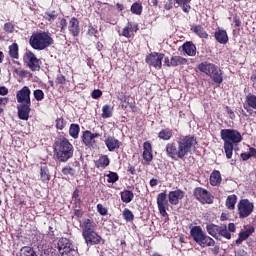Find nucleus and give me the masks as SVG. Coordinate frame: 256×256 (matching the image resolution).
<instances>
[{
  "label": "nucleus",
  "mask_w": 256,
  "mask_h": 256,
  "mask_svg": "<svg viewBox=\"0 0 256 256\" xmlns=\"http://www.w3.org/2000/svg\"><path fill=\"white\" fill-rule=\"evenodd\" d=\"M197 145V139L193 136H181L175 142H170L166 145V155L174 161H179V159H185L191 149Z\"/></svg>",
  "instance_id": "1"
},
{
  "label": "nucleus",
  "mask_w": 256,
  "mask_h": 256,
  "mask_svg": "<svg viewBox=\"0 0 256 256\" xmlns=\"http://www.w3.org/2000/svg\"><path fill=\"white\" fill-rule=\"evenodd\" d=\"M220 137L224 141V151L227 159L233 157V145L241 143L243 136L235 129H222L220 131Z\"/></svg>",
  "instance_id": "2"
},
{
  "label": "nucleus",
  "mask_w": 256,
  "mask_h": 256,
  "mask_svg": "<svg viewBox=\"0 0 256 256\" xmlns=\"http://www.w3.org/2000/svg\"><path fill=\"white\" fill-rule=\"evenodd\" d=\"M75 149L67 138H59L54 143V154L60 163H67L73 157Z\"/></svg>",
  "instance_id": "3"
},
{
  "label": "nucleus",
  "mask_w": 256,
  "mask_h": 256,
  "mask_svg": "<svg viewBox=\"0 0 256 256\" xmlns=\"http://www.w3.org/2000/svg\"><path fill=\"white\" fill-rule=\"evenodd\" d=\"M30 46L36 51H43L53 45V38L47 32H37L32 34L29 40Z\"/></svg>",
  "instance_id": "4"
},
{
  "label": "nucleus",
  "mask_w": 256,
  "mask_h": 256,
  "mask_svg": "<svg viewBox=\"0 0 256 256\" xmlns=\"http://www.w3.org/2000/svg\"><path fill=\"white\" fill-rule=\"evenodd\" d=\"M190 235L193 241H195V243L200 247H215V240L211 238V236L207 235L201 226L192 227Z\"/></svg>",
  "instance_id": "5"
},
{
  "label": "nucleus",
  "mask_w": 256,
  "mask_h": 256,
  "mask_svg": "<svg viewBox=\"0 0 256 256\" xmlns=\"http://www.w3.org/2000/svg\"><path fill=\"white\" fill-rule=\"evenodd\" d=\"M58 251L61 256H75L77 255V248L67 238H61L58 242Z\"/></svg>",
  "instance_id": "6"
},
{
  "label": "nucleus",
  "mask_w": 256,
  "mask_h": 256,
  "mask_svg": "<svg viewBox=\"0 0 256 256\" xmlns=\"http://www.w3.org/2000/svg\"><path fill=\"white\" fill-rule=\"evenodd\" d=\"M254 209L255 205L249 199H242L238 202V215L240 219H247Z\"/></svg>",
  "instance_id": "7"
},
{
  "label": "nucleus",
  "mask_w": 256,
  "mask_h": 256,
  "mask_svg": "<svg viewBox=\"0 0 256 256\" xmlns=\"http://www.w3.org/2000/svg\"><path fill=\"white\" fill-rule=\"evenodd\" d=\"M23 59L27 65V67H29V69H31V71H39L41 69V60H39L33 52L27 51L24 54Z\"/></svg>",
  "instance_id": "8"
},
{
  "label": "nucleus",
  "mask_w": 256,
  "mask_h": 256,
  "mask_svg": "<svg viewBox=\"0 0 256 256\" xmlns=\"http://www.w3.org/2000/svg\"><path fill=\"white\" fill-rule=\"evenodd\" d=\"M194 197L203 205L206 203L211 205V203H213V195H211L207 189L202 187H198L194 190Z\"/></svg>",
  "instance_id": "9"
},
{
  "label": "nucleus",
  "mask_w": 256,
  "mask_h": 256,
  "mask_svg": "<svg viewBox=\"0 0 256 256\" xmlns=\"http://www.w3.org/2000/svg\"><path fill=\"white\" fill-rule=\"evenodd\" d=\"M163 59H165V54L153 52L146 57V63L150 65V67L161 69V67H163Z\"/></svg>",
  "instance_id": "10"
},
{
  "label": "nucleus",
  "mask_w": 256,
  "mask_h": 256,
  "mask_svg": "<svg viewBox=\"0 0 256 256\" xmlns=\"http://www.w3.org/2000/svg\"><path fill=\"white\" fill-rule=\"evenodd\" d=\"M158 211L162 217H168L167 210L169 209V201L167 200V194L161 192L157 195Z\"/></svg>",
  "instance_id": "11"
},
{
  "label": "nucleus",
  "mask_w": 256,
  "mask_h": 256,
  "mask_svg": "<svg viewBox=\"0 0 256 256\" xmlns=\"http://www.w3.org/2000/svg\"><path fill=\"white\" fill-rule=\"evenodd\" d=\"M16 99L18 103L31 105V89L24 86L20 91L17 92Z\"/></svg>",
  "instance_id": "12"
},
{
  "label": "nucleus",
  "mask_w": 256,
  "mask_h": 256,
  "mask_svg": "<svg viewBox=\"0 0 256 256\" xmlns=\"http://www.w3.org/2000/svg\"><path fill=\"white\" fill-rule=\"evenodd\" d=\"M98 137H101V134L91 133V131L86 130L83 132L82 141L84 145H86V147H94L95 143H97L95 139H97Z\"/></svg>",
  "instance_id": "13"
},
{
  "label": "nucleus",
  "mask_w": 256,
  "mask_h": 256,
  "mask_svg": "<svg viewBox=\"0 0 256 256\" xmlns=\"http://www.w3.org/2000/svg\"><path fill=\"white\" fill-rule=\"evenodd\" d=\"M183 197H185V192L181 189H177L169 192L168 201L170 205H179V201H181Z\"/></svg>",
  "instance_id": "14"
},
{
  "label": "nucleus",
  "mask_w": 256,
  "mask_h": 256,
  "mask_svg": "<svg viewBox=\"0 0 256 256\" xmlns=\"http://www.w3.org/2000/svg\"><path fill=\"white\" fill-rule=\"evenodd\" d=\"M18 117L22 121H29V114L31 113V104H19L17 106Z\"/></svg>",
  "instance_id": "15"
},
{
  "label": "nucleus",
  "mask_w": 256,
  "mask_h": 256,
  "mask_svg": "<svg viewBox=\"0 0 256 256\" xmlns=\"http://www.w3.org/2000/svg\"><path fill=\"white\" fill-rule=\"evenodd\" d=\"M83 238L87 245H99V243H101V236L93 230L83 234Z\"/></svg>",
  "instance_id": "16"
},
{
  "label": "nucleus",
  "mask_w": 256,
  "mask_h": 256,
  "mask_svg": "<svg viewBox=\"0 0 256 256\" xmlns=\"http://www.w3.org/2000/svg\"><path fill=\"white\" fill-rule=\"evenodd\" d=\"M214 37L216 41H218V43H220L221 45H227V43H229V36L227 35V31L221 28H218L215 31Z\"/></svg>",
  "instance_id": "17"
},
{
  "label": "nucleus",
  "mask_w": 256,
  "mask_h": 256,
  "mask_svg": "<svg viewBox=\"0 0 256 256\" xmlns=\"http://www.w3.org/2000/svg\"><path fill=\"white\" fill-rule=\"evenodd\" d=\"M143 149L144 161H146V163H151L153 161V148L151 147V143L144 142Z\"/></svg>",
  "instance_id": "18"
},
{
  "label": "nucleus",
  "mask_w": 256,
  "mask_h": 256,
  "mask_svg": "<svg viewBox=\"0 0 256 256\" xmlns=\"http://www.w3.org/2000/svg\"><path fill=\"white\" fill-rule=\"evenodd\" d=\"M217 66H215V64L213 63H209V62H202L201 64H199L198 69L199 71H201V73H205V75H208V77H210V75L215 71Z\"/></svg>",
  "instance_id": "19"
},
{
  "label": "nucleus",
  "mask_w": 256,
  "mask_h": 256,
  "mask_svg": "<svg viewBox=\"0 0 256 256\" xmlns=\"http://www.w3.org/2000/svg\"><path fill=\"white\" fill-rule=\"evenodd\" d=\"M105 145L108 149V151H115L116 149H119V147H121L122 143L115 139V137H108L106 140H105Z\"/></svg>",
  "instance_id": "20"
},
{
  "label": "nucleus",
  "mask_w": 256,
  "mask_h": 256,
  "mask_svg": "<svg viewBox=\"0 0 256 256\" xmlns=\"http://www.w3.org/2000/svg\"><path fill=\"white\" fill-rule=\"evenodd\" d=\"M68 29L73 37H77L81 31L79 28V20H77V18H71Z\"/></svg>",
  "instance_id": "21"
},
{
  "label": "nucleus",
  "mask_w": 256,
  "mask_h": 256,
  "mask_svg": "<svg viewBox=\"0 0 256 256\" xmlns=\"http://www.w3.org/2000/svg\"><path fill=\"white\" fill-rule=\"evenodd\" d=\"M182 51L189 57H195L197 55V47L191 42H186L182 45Z\"/></svg>",
  "instance_id": "22"
},
{
  "label": "nucleus",
  "mask_w": 256,
  "mask_h": 256,
  "mask_svg": "<svg viewBox=\"0 0 256 256\" xmlns=\"http://www.w3.org/2000/svg\"><path fill=\"white\" fill-rule=\"evenodd\" d=\"M219 229L220 226L213 223L206 225V231L208 235H211V237H213L214 239H219Z\"/></svg>",
  "instance_id": "23"
},
{
  "label": "nucleus",
  "mask_w": 256,
  "mask_h": 256,
  "mask_svg": "<svg viewBox=\"0 0 256 256\" xmlns=\"http://www.w3.org/2000/svg\"><path fill=\"white\" fill-rule=\"evenodd\" d=\"M221 172L219 170H214L210 175V185L212 187H217V185H221Z\"/></svg>",
  "instance_id": "24"
},
{
  "label": "nucleus",
  "mask_w": 256,
  "mask_h": 256,
  "mask_svg": "<svg viewBox=\"0 0 256 256\" xmlns=\"http://www.w3.org/2000/svg\"><path fill=\"white\" fill-rule=\"evenodd\" d=\"M191 31L195 33L200 39H207L209 37V34L205 31V29L201 25H192Z\"/></svg>",
  "instance_id": "25"
},
{
  "label": "nucleus",
  "mask_w": 256,
  "mask_h": 256,
  "mask_svg": "<svg viewBox=\"0 0 256 256\" xmlns=\"http://www.w3.org/2000/svg\"><path fill=\"white\" fill-rule=\"evenodd\" d=\"M212 81L214 83H218V85H221L223 83V72H221V69H214V71L210 75Z\"/></svg>",
  "instance_id": "26"
},
{
  "label": "nucleus",
  "mask_w": 256,
  "mask_h": 256,
  "mask_svg": "<svg viewBox=\"0 0 256 256\" xmlns=\"http://www.w3.org/2000/svg\"><path fill=\"white\" fill-rule=\"evenodd\" d=\"M82 235H85L87 233H90L93 231V222L90 219H84L82 224Z\"/></svg>",
  "instance_id": "27"
},
{
  "label": "nucleus",
  "mask_w": 256,
  "mask_h": 256,
  "mask_svg": "<svg viewBox=\"0 0 256 256\" xmlns=\"http://www.w3.org/2000/svg\"><path fill=\"white\" fill-rule=\"evenodd\" d=\"M134 197L135 194H133V191L131 190H123L121 192V200L123 201V203H131Z\"/></svg>",
  "instance_id": "28"
},
{
  "label": "nucleus",
  "mask_w": 256,
  "mask_h": 256,
  "mask_svg": "<svg viewBox=\"0 0 256 256\" xmlns=\"http://www.w3.org/2000/svg\"><path fill=\"white\" fill-rule=\"evenodd\" d=\"M248 107H251V109H256V95L249 93L246 96V106H244L245 109H248Z\"/></svg>",
  "instance_id": "29"
},
{
  "label": "nucleus",
  "mask_w": 256,
  "mask_h": 256,
  "mask_svg": "<svg viewBox=\"0 0 256 256\" xmlns=\"http://www.w3.org/2000/svg\"><path fill=\"white\" fill-rule=\"evenodd\" d=\"M187 59L181 56H172L170 59V65L172 67H178V65H186Z\"/></svg>",
  "instance_id": "30"
},
{
  "label": "nucleus",
  "mask_w": 256,
  "mask_h": 256,
  "mask_svg": "<svg viewBox=\"0 0 256 256\" xmlns=\"http://www.w3.org/2000/svg\"><path fill=\"white\" fill-rule=\"evenodd\" d=\"M158 137H159V139H162L163 141H169V139H171V137H173V130H171L169 128L162 129L158 133Z\"/></svg>",
  "instance_id": "31"
},
{
  "label": "nucleus",
  "mask_w": 256,
  "mask_h": 256,
  "mask_svg": "<svg viewBox=\"0 0 256 256\" xmlns=\"http://www.w3.org/2000/svg\"><path fill=\"white\" fill-rule=\"evenodd\" d=\"M109 163V157L107 155H103L95 162V167H97V169H101V167H109Z\"/></svg>",
  "instance_id": "32"
},
{
  "label": "nucleus",
  "mask_w": 256,
  "mask_h": 256,
  "mask_svg": "<svg viewBox=\"0 0 256 256\" xmlns=\"http://www.w3.org/2000/svg\"><path fill=\"white\" fill-rule=\"evenodd\" d=\"M224 237V239H231V233L227 230V225H220L218 232V240Z\"/></svg>",
  "instance_id": "33"
},
{
  "label": "nucleus",
  "mask_w": 256,
  "mask_h": 256,
  "mask_svg": "<svg viewBox=\"0 0 256 256\" xmlns=\"http://www.w3.org/2000/svg\"><path fill=\"white\" fill-rule=\"evenodd\" d=\"M19 256H37L32 247L24 246L20 249Z\"/></svg>",
  "instance_id": "34"
},
{
  "label": "nucleus",
  "mask_w": 256,
  "mask_h": 256,
  "mask_svg": "<svg viewBox=\"0 0 256 256\" xmlns=\"http://www.w3.org/2000/svg\"><path fill=\"white\" fill-rule=\"evenodd\" d=\"M113 116V107L109 104H106L102 107V118L109 119Z\"/></svg>",
  "instance_id": "35"
},
{
  "label": "nucleus",
  "mask_w": 256,
  "mask_h": 256,
  "mask_svg": "<svg viewBox=\"0 0 256 256\" xmlns=\"http://www.w3.org/2000/svg\"><path fill=\"white\" fill-rule=\"evenodd\" d=\"M175 2L182 8L184 13H189V11H191V5H189L191 0H175Z\"/></svg>",
  "instance_id": "36"
},
{
  "label": "nucleus",
  "mask_w": 256,
  "mask_h": 256,
  "mask_svg": "<svg viewBox=\"0 0 256 256\" xmlns=\"http://www.w3.org/2000/svg\"><path fill=\"white\" fill-rule=\"evenodd\" d=\"M9 55L12 59H19V45L17 43L9 46Z\"/></svg>",
  "instance_id": "37"
},
{
  "label": "nucleus",
  "mask_w": 256,
  "mask_h": 256,
  "mask_svg": "<svg viewBox=\"0 0 256 256\" xmlns=\"http://www.w3.org/2000/svg\"><path fill=\"white\" fill-rule=\"evenodd\" d=\"M40 177L43 183H48V181L51 180V176L49 175V169H47V167L42 166L40 168Z\"/></svg>",
  "instance_id": "38"
},
{
  "label": "nucleus",
  "mask_w": 256,
  "mask_h": 256,
  "mask_svg": "<svg viewBox=\"0 0 256 256\" xmlns=\"http://www.w3.org/2000/svg\"><path fill=\"white\" fill-rule=\"evenodd\" d=\"M237 204V196L236 195H229L226 199V207L233 211L235 209V205Z\"/></svg>",
  "instance_id": "39"
},
{
  "label": "nucleus",
  "mask_w": 256,
  "mask_h": 256,
  "mask_svg": "<svg viewBox=\"0 0 256 256\" xmlns=\"http://www.w3.org/2000/svg\"><path fill=\"white\" fill-rule=\"evenodd\" d=\"M79 131H81V128H79V124L70 125V129H69L70 137H73V139H77V137H79Z\"/></svg>",
  "instance_id": "40"
},
{
  "label": "nucleus",
  "mask_w": 256,
  "mask_h": 256,
  "mask_svg": "<svg viewBox=\"0 0 256 256\" xmlns=\"http://www.w3.org/2000/svg\"><path fill=\"white\" fill-rule=\"evenodd\" d=\"M40 256H57V253H55V249L51 247L42 246Z\"/></svg>",
  "instance_id": "41"
},
{
  "label": "nucleus",
  "mask_w": 256,
  "mask_h": 256,
  "mask_svg": "<svg viewBox=\"0 0 256 256\" xmlns=\"http://www.w3.org/2000/svg\"><path fill=\"white\" fill-rule=\"evenodd\" d=\"M57 16H58L57 12L55 10H53L50 12H45L43 17L49 23H53V21H55V19H57Z\"/></svg>",
  "instance_id": "42"
},
{
  "label": "nucleus",
  "mask_w": 256,
  "mask_h": 256,
  "mask_svg": "<svg viewBox=\"0 0 256 256\" xmlns=\"http://www.w3.org/2000/svg\"><path fill=\"white\" fill-rule=\"evenodd\" d=\"M253 233H255V228L253 227H249L248 229H246L243 232H240L239 235L241 236V238L244 241H247V239H249V237H251V235H253Z\"/></svg>",
  "instance_id": "43"
},
{
  "label": "nucleus",
  "mask_w": 256,
  "mask_h": 256,
  "mask_svg": "<svg viewBox=\"0 0 256 256\" xmlns=\"http://www.w3.org/2000/svg\"><path fill=\"white\" fill-rule=\"evenodd\" d=\"M131 12L134 15H141V13H143V6L140 3H133L131 6Z\"/></svg>",
  "instance_id": "44"
},
{
  "label": "nucleus",
  "mask_w": 256,
  "mask_h": 256,
  "mask_svg": "<svg viewBox=\"0 0 256 256\" xmlns=\"http://www.w3.org/2000/svg\"><path fill=\"white\" fill-rule=\"evenodd\" d=\"M106 177L108 178V183H117L119 181L117 172H109L106 174Z\"/></svg>",
  "instance_id": "45"
},
{
  "label": "nucleus",
  "mask_w": 256,
  "mask_h": 256,
  "mask_svg": "<svg viewBox=\"0 0 256 256\" xmlns=\"http://www.w3.org/2000/svg\"><path fill=\"white\" fill-rule=\"evenodd\" d=\"M63 175L74 177L75 173H77V170L72 168L71 166H66L62 169Z\"/></svg>",
  "instance_id": "46"
},
{
  "label": "nucleus",
  "mask_w": 256,
  "mask_h": 256,
  "mask_svg": "<svg viewBox=\"0 0 256 256\" xmlns=\"http://www.w3.org/2000/svg\"><path fill=\"white\" fill-rule=\"evenodd\" d=\"M33 95L36 101H43L45 99V93L41 89L34 90Z\"/></svg>",
  "instance_id": "47"
},
{
  "label": "nucleus",
  "mask_w": 256,
  "mask_h": 256,
  "mask_svg": "<svg viewBox=\"0 0 256 256\" xmlns=\"http://www.w3.org/2000/svg\"><path fill=\"white\" fill-rule=\"evenodd\" d=\"M123 217L125 219V221H133V219L135 218V216L133 215V212H131V210L125 208L123 211Z\"/></svg>",
  "instance_id": "48"
},
{
  "label": "nucleus",
  "mask_w": 256,
  "mask_h": 256,
  "mask_svg": "<svg viewBox=\"0 0 256 256\" xmlns=\"http://www.w3.org/2000/svg\"><path fill=\"white\" fill-rule=\"evenodd\" d=\"M4 31L6 33H15V25L11 22H7L4 24Z\"/></svg>",
  "instance_id": "49"
},
{
  "label": "nucleus",
  "mask_w": 256,
  "mask_h": 256,
  "mask_svg": "<svg viewBox=\"0 0 256 256\" xmlns=\"http://www.w3.org/2000/svg\"><path fill=\"white\" fill-rule=\"evenodd\" d=\"M55 82L57 85H65L67 83V78H65L63 74H58Z\"/></svg>",
  "instance_id": "50"
},
{
  "label": "nucleus",
  "mask_w": 256,
  "mask_h": 256,
  "mask_svg": "<svg viewBox=\"0 0 256 256\" xmlns=\"http://www.w3.org/2000/svg\"><path fill=\"white\" fill-rule=\"evenodd\" d=\"M16 75H19V77H29V71L23 69V68H17L15 70Z\"/></svg>",
  "instance_id": "51"
},
{
  "label": "nucleus",
  "mask_w": 256,
  "mask_h": 256,
  "mask_svg": "<svg viewBox=\"0 0 256 256\" xmlns=\"http://www.w3.org/2000/svg\"><path fill=\"white\" fill-rule=\"evenodd\" d=\"M121 35L122 37H126V39H131L133 37V34L129 30L128 26L123 28Z\"/></svg>",
  "instance_id": "52"
},
{
  "label": "nucleus",
  "mask_w": 256,
  "mask_h": 256,
  "mask_svg": "<svg viewBox=\"0 0 256 256\" xmlns=\"http://www.w3.org/2000/svg\"><path fill=\"white\" fill-rule=\"evenodd\" d=\"M127 27L130 30V33H137L139 31V25L133 22H128Z\"/></svg>",
  "instance_id": "53"
},
{
  "label": "nucleus",
  "mask_w": 256,
  "mask_h": 256,
  "mask_svg": "<svg viewBox=\"0 0 256 256\" xmlns=\"http://www.w3.org/2000/svg\"><path fill=\"white\" fill-rule=\"evenodd\" d=\"M65 128V120L63 118L56 119V129H59L60 131Z\"/></svg>",
  "instance_id": "54"
},
{
  "label": "nucleus",
  "mask_w": 256,
  "mask_h": 256,
  "mask_svg": "<svg viewBox=\"0 0 256 256\" xmlns=\"http://www.w3.org/2000/svg\"><path fill=\"white\" fill-rule=\"evenodd\" d=\"M99 33V31L97 30V28L93 27V26H88V35L97 37V34Z\"/></svg>",
  "instance_id": "55"
},
{
  "label": "nucleus",
  "mask_w": 256,
  "mask_h": 256,
  "mask_svg": "<svg viewBox=\"0 0 256 256\" xmlns=\"http://www.w3.org/2000/svg\"><path fill=\"white\" fill-rule=\"evenodd\" d=\"M101 95H103V92L99 89H96L92 92V99H99V97H101Z\"/></svg>",
  "instance_id": "56"
},
{
  "label": "nucleus",
  "mask_w": 256,
  "mask_h": 256,
  "mask_svg": "<svg viewBox=\"0 0 256 256\" xmlns=\"http://www.w3.org/2000/svg\"><path fill=\"white\" fill-rule=\"evenodd\" d=\"M97 209L100 215H107V209L102 204H98Z\"/></svg>",
  "instance_id": "57"
},
{
  "label": "nucleus",
  "mask_w": 256,
  "mask_h": 256,
  "mask_svg": "<svg viewBox=\"0 0 256 256\" xmlns=\"http://www.w3.org/2000/svg\"><path fill=\"white\" fill-rule=\"evenodd\" d=\"M164 9H166V11H171V9H173V0H168L164 5Z\"/></svg>",
  "instance_id": "58"
},
{
  "label": "nucleus",
  "mask_w": 256,
  "mask_h": 256,
  "mask_svg": "<svg viewBox=\"0 0 256 256\" xmlns=\"http://www.w3.org/2000/svg\"><path fill=\"white\" fill-rule=\"evenodd\" d=\"M226 112L228 113L230 119H235V112H233L229 106H226Z\"/></svg>",
  "instance_id": "59"
},
{
  "label": "nucleus",
  "mask_w": 256,
  "mask_h": 256,
  "mask_svg": "<svg viewBox=\"0 0 256 256\" xmlns=\"http://www.w3.org/2000/svg\"><path fill=\"white\" fill-rule=\"evenodd\" d=\"M235 256H249V254L247 253V251L243 250V249H239Z\"/></svg>",
  "instance_id": "60"
},
{
  "label": "nucleus",
  "mask_w": 256,
  "mask_h": 256,
  "mask_svg": "<svg viewBox=\"0 0 256 256\" xmlns=\"http://www.w3.org/2000/svg\"><path fill=\"white\" fill-rule=\"evenodd\" d=\"M237 227L235 226V223H229L228 224V230L230 231V233H235Z\"/></svg>",
  "instance_id": "61"
},
{
  "label": "nucleus",
  "mask_w": 256,
  "mask_h": 256,
  "mask_svg": "<svg viewBox=\"0 0 256 256\" xmlns=\"http://www.w3.org/2000/svg\"><path fill=\"white\" fill-rule=\"evenodd\" d=\"M241 159H242V161H249V159H251V155L248 153H242Z\"/></svg>",
  "instance_id": "62"
},
{
  "label": "nucleus",
  "mask_w": 256,
  "mask_h": 256,
  "mask_svg": "<svg viewBox=\"0 0 256 256\" xmlns=\"http://www.w3.org/2000/svg\"><path fill=\"white\" fill-rule=\"evenodd\" d=\"M249 151L250 157H254L256 159V149L254 147H250Z\"/></svg>",
  "instance_id": "63"
},
{
  "label": "nucleus",
  "mask_w": 256,
  "mask_h": 256,
  "mask_svg": "<svg viewBox=\"0 0 256 256\" xmlns=\"http://www.w3.org/2000/svg\"><path fill=\"white\" fill-rule=\"evenodd\" d=\"M9 93V90L5 86L0 87V95H7Z\"/></svg>",
  "instance_id": "64"
}]
</instances>
